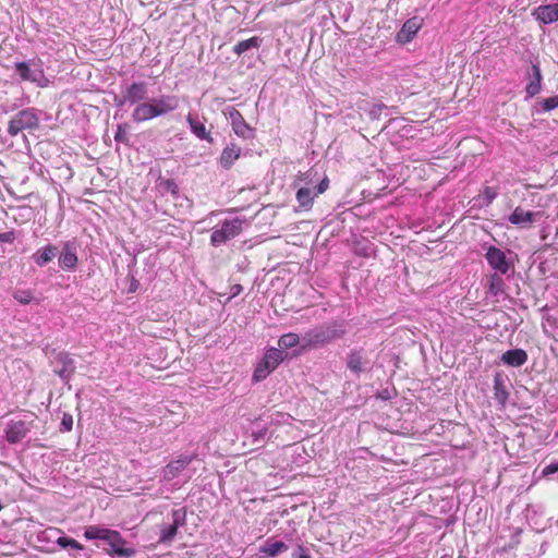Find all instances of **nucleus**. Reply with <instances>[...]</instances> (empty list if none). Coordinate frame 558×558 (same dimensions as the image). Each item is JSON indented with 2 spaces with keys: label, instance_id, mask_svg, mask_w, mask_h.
I'll return each mask as SVG.
<instances>
[{
  "label": "nucleus",
  "instance_id": "f257e3e1",
  "mask_svg": "<svg viewBox=\"0 0 558 558\" xmlns=\"http://www.w3.org/2000/svg\"><path fill=\"white\" fill-rule=\"evenodd\" d=\"M345 335L343 324L329 323L307 330L302 337V349L324 347Z\"/></svg>",
  "mask_w": 558,
  "mask_h": 558
},
{
  "label": "nucleus",
  "instance_id": "f03ea898",
  "mask_svg": "<svg viewBox=\"0 0 558 558\" xmlns=\"http://www.w3.org/2000/svg\"><path fill=\"white\" fill-rule=\"evenodd\" d=\"M187 511L185 507L173 509L158 524V543L169 545L178 535L179 527L185 525Z\"/></svg>",
  "mask_w": 558,
  "mask_h": 558
},
{
  "label": "nucleus",
  "instance_id": "7ed1b4c3",
  "mask_svg": "<svg viewBox=\"0 0 558 558\" xmlns=\"http://www.w3.org/2000/svg\"><path fill=\"white\" fill-rule=\"evenodd\" d=\"M374 362L369 354L363 350L351 353V384L357 380L361 388L363 384L366 388L371 385Z\"/></svg>",
  "mask_w": 558,
  "mask_h": 558
},
{
  "label": "nucleus",
  "instance_id": "20e7f679",
  "mask_svg": "<svg viewBox=\"0 0 558 558\" xmlns=\"http://www.w3.org/2000/svg\"><path fill=\"white\" fill-rule=\"evenodd\" d=\"M39 118L33 108H27L15 113L8 124V133L16 136L23 131H33L38 129Z\"/></svg>",
  "mask_w": 558,
  "mask_h": 558
},
{
  "label": "nucleus",
  "instance_id": "39448f33",
  "mask_svg": "<svg viewBox=\"0 0 558 558\" xmlns=\"http://www.w3.org/2000/svg\"><path fill=\"white\" fill-rule=\"evenodd\" d=\"M287 354L277 348L268 349L260 362L256 365L253 379L255 381L264 380L271 372H274L279 364L284 360Z\"/></svg>",
  "mask_w": 558,
  "mask_h": 558
},
{
  "label": "nucleus",
  "instance_id": "423d86ee",
  "mask_svg": "<svg viewBox=\"0 0 558 558\" xmlns=\"http://www.w3.org/2000/svg\"><path fill=\"white\" fill-rule=\"evenodd\" d=\"M243 220L234 218L232 220H225L220 229L213 231L210 235V243L214 246H219L226 243L230 239L235 238L242 231Z\"/></svg>",
  "mask_w": 558,
  "mask_h": 558
},
{
  "label": "nucleus",
  "instance_id": "0eeeda50",
  "mask_svg": "<svg viewBox=\"0 0 558 558\" xmlns=\"http://www.w3.org/2000/svg\"><path fill=\"white\" fill-rule=\"evenodd\" d=\"M104 541L110 546V550H108L110 556L131 557L134 555L133 549L125 547L126 541L119 531L109 529Z\"/></svg>",
  "mask_w": 558,
  "mask_h": 558
},
{
  "label": "nucleus",
  "instance_id": "6e6552de",
  "mask_svg": "<svg viewBox=\"0 0 558 558\" xmlns=\"http://www.w3.org/2000/svg\"><path fill=\"white\" fill-rule=\"evenodd\" d=\"M33 422H26L22 420H12L7 424L5 427V439L9 444L20 442L32 428Z\"/></svg>",
  "mask_w": 558,
  "mask_h": 558
},
{
  "label": "nucleus",
  "instance_id": "1a4fd4ad",
  "mask_svg": "<svg viewBox=\"0 0 558 558\" xmlns=\"http://www.w3.org/2000/svg\"><path fill=\"white\" fill-rule=\"evenodd\" d=\"M489 266L501 275H507L511 269V263L507 259L505 252L496 246H489L485 254Z\"/></svg>",
  "mask_w": 558,
  "mask_h": 558
},
{
  "label": "nucleus",
  "instance_id": "9d476101",
  "mask_svg": "<svg viewBox=\"0 0 558 558\" xmlns=\"http://www.w3.org/2000/svg\"><path fill=\"white\" fill-rule=\"evenodd\" d=\"M194 458V456L181 454L177 459L170 461L162 470L163 478L170 482L179 476V474L191 464Z\"/></svg>",
  "mask_w": 558,
  "mask_h": 558
},
{
  "label": "nucleus",
  "instance_id": "9b49d317",
  "mask_svg": "<svg viewBox=\"0 0 558 558\" xmlns=\"http://www.w3.org/2000/svg\"><path fill=\"white\" fill-rule=\"evenodd\" d=\"M229 118L231 120L232 130L239 137L244 140L254 137V129L245 121L239 110L232 108L229 112Z\"/></svg>",
  "mask_w": 558,
  "mask_h": 558
},
{
  "label": "nucleus",
  "instance_id": "f8f14e48",
  "mask_svg": "<svg viewBox=\"0 0 558 558\" xmlns=\"http://www.w3.org/2000/svg\"><path fill=\"white\" fill-rule=\"evenodd\" d=\"M148 87L146 82H134L125 90L122 104L135 105L141 104L147 98Z\"/></svg>",
  "mask_w": 558,
  "mask_h": 558
},
{
  "label": "nucleus",
  "instance_id": "ddd939ff",
  "mask_svg": "<svg viewBox=\"0 0 558 558\" xmlns=\"http://www.w3.org/2000/svg\"><path fill=\"white\" fill-rule=\"evenodd\" d=\"M78 257L76 253V246L72 242H65L62 246V251L59 255V266L63 270H74L77 266Z\"/></svg>",
  "mask_w": 558,
  "mask_h": 558
},
{
  "label": "nucleus",
  "instance_id": "4468645a",
  "mask_svg": "<svg viewBox=\"0 0 558 558\" xmlns=\"http://www.w3.org/2000/svg\"><path fill=\"white\" fill-rule=\"evenodd\" d=\"M542 214L539 211H527L521 207H517L509 216L508 220L521 228L531 227L532 223L539 220Z\"/></svg>",
  "mask_w": 558,
  "mask_h": 558
},
{
  "label": "nucleus",
  "instance_id": "2eb2a0df",
  "mask_svg": "<svg viewBox=\"0 0 558 558\" xmlns=\"http://www.w3.org/2000/svg\"><path fill=\"white\" fill-rule=\"evenodd\" d=\"M157 117L167 116L179 108V98L174 95H166L160 98H151Z\"/></svg>",
  "mask_w": 558,
  "mask_h": 558
},
{
  "label": "nucleus",
  "instance_id": "dca6fc26",
  "mask_svg": "<svg viewBox=\"0 0 558 558\" xmlns=\"http://www.w3.org/2000/svg\"><path fill=\"white\" fill-rule=\"evenodd\" d=\"M155 118L158 117L151 99L148 101H142L134 108L132 112V119L136 123H143Z\"/></svg>",
  "mask_w": 558,
  "mask_h": 558
},
{
  "label": "nucleus",
  "instance_id": "f3484780",
  "mask_svg": "<svg viewBox=\"0 0 558 558\" xmlns=\"http://www.w3.org/2000/svg\"><path fill=\"white\" fill-rule=\"evenodd\" d=\"M421 28V20L418 17L409 19L397 34V41L407 44L413 39L418 29Z\"/></svg>",
  "mask_w": 558,
  "mask_h": 558
},
{
  "label": "nucleus",
  "instance_id": "a211bd4d",
  "mask_svg": "<svg viewBox=\"0 0 558 558\" xmlns=\"http://www.w3.org/2000/svg\"><path fill=\"white\" fill-rule=\"evenodd\" d=\"M533 16L544 23L551 24L558 21V3L539 5L533 11Z\"/></svg>",
  "mask_w": 558,
  "mask_h": 558
},
{
  "label": "nucleus",
  "instance_id": "6ab92c4d",
  "mask_svg": "<svg viewBox=\"0 0 558 558\" xmlns=\"http://www.w3.org/2000/svg\"><path fill=\"white\" fill-rule=\"evenodd\" d=\"M242 148L234 143L226 146L219 157V163L223 169H230L234 162L240 158Z\"/></svg>",
  "mask_w": 558,
  "mask_h": 558
},
{
  "label": "nucleus",
  "instance_id": "aec40b11",
  "mask_svg": "<svg viewBox=\"0 0 558 558\" xmlns=\"http://www.w3.org/2000/svg\"><path fill=\"white\" fill-rule=\"evenodd\" d=\"M500 361L512 367H520L527 361V353L523 349H512L506 351L501 356Z\"/></svg>",
  "mask_w": 558,
  "mask_h": 558
},
{
  "label": "nucleus",
  "instance_id": "412c9836",
  "mask_svg": "<svg viewBox=\"0 0 558 558\" xmlns=\"http://www.w3.org/2000/svg\"><path fill=\"white\" fill-rule=\"evenodd\" d=\"M315 197L314 192L310 187H300L295 194V198L299 204L294 209L295 213L310 211L313 207Z\"/></svg>",
  "mask_w": 558,
  "mask_h": 558
},
{
  "label": "nucleus",
  "instance_id": "4be33fe9",
  "mask_svg": "<svg viewBox=\"0 0 558 558\" xmlns=\"http://www.w3.org/2000/svg\"><path fill=\"white\" fill-rule=\"evenodd\" d=\"M530 82L525 87L527 97H534L541 92L542 88V73L538 64H532V72L530 73Z\"/></svg>",
  "mask_w": 558,
  "mask_h": 558
},
{
  "label": "nucleus",
  "instance_id": "5701e85b",
  "mask_svg": "<svg viewBox=\"0 0 558 558\" xmlns=\"http://www.w3.org/2000/svg\"><path fill=\"white\" fill-rule=\"evenodd\" d=\"M186 121L190 124L191 131L197 138L206 141L209 144L214 143V138L210 132L206 130V126L203 122L194 119L192 114H187Z\"/></svg>",
  "mask_w": 558,
  "mask_h": 558
},
{
  "label": "nucleus",
  "instance_id": "b1692460",
  "mask_svg": "<svg viewBox=\"0 0 558 558\" xmlns=\"http://www.w3.org/2000/svg\"><path fill=\"white\" fill-rule=\"evenodd\" d=\"M58 253V247L53 244H47L44 247L37 250L34 254V262L39 267L45 266L47 263L51 262Z\"/></svg>",
  "mask_w": 558,
  "mask_h": 558
},
{
  "label": "nucleus",
  "instance_id": "393cba45",
  "mask_svg": "<svg viewBox=\"0 0 558 558\" xmlns=\"http://www.w3.org/2000/svg\"><path fill=\"white\" fill-rule=\"evenodd\" d=\"M494 396L496 401L501 405H505L509 398V392L505 384V377L499 373L494 376Z\"/></svg>",
  "mask_w": 558,
  "mask_h": 558
},
{
  "label": "nucleus",
  "instance_id": "a878e982",
  "mask_svg": "<svg viewBox=\"0 0 558 558\" xmlns=\"http://www.w3.org/2000/svg\"><path fill=\"white\" fill-rule=\"evenodd\" d=\"M288 550V545L281 541L268 539L259 549V551L267 557H276L277 555Z\"/></svg>",
  "mask_w": 558,
  "mask_h": 558
},
{
  "label": "nucleus",
  "instance_id": "bb28decb",
  "mask_svg": "<svg viewBox=\"0 0 558 558\" xmlns=\"http://www.w3.org/2000/svg\"><path fill=\"white\" fill-rule=\"evenodd\" d=\"M359 110H363L368 113L369 118L372 120H379L381 112L384 110H387V107L383 104H374L371 105L369 102L363 100L361 104L357 105Z\"/></svg>",
  "mask_w": 558,
  "mask_h": 558
},
{
  "label": "nucleus",
  "instance_id": "cd10ccee",
  "mask_svg": "<svg viewBox=\"0 0 558 558\" xmlns=\"http://www.w3.org/2000/svg\"><path fill=\"white\" fill-rule=\"evenodd\" d=\"M260 41H262L260 38H258L256 36L251 37L245 40H242V41H239L233 47V52L238 56H241L242 53L246 52L247 50H250L252 48H258L260 45Z\"/></svg>",
  "mask_w": 558,
  "mask_h": 558
},
{
  "label": "nucleus",
  "instance_id": "c85d7f7f",
  "mask_svg": "<svg viewBox=\"0 0 558 558\" xmlns=\"http://www.w3.org/2000/svg\"><path fill=\"white\" fill-rule=\"evenodd\" d=\"M301 339L298 333L288 332L282 335L278 340V345L280 349H291L296 347L300 343Z\"/></svg>",
  "mask_w": 558,
  "mask_h": 558
},
{
  "label": "nucleus",
  "instance_id": "c756f323",
  "mask_svg": "<svg viewBox=\"0 0 558 558\" xmlns=\"http://www.w3.org/2000/svg\"><path fill=\"white\" fill-rule=\"evenodd\" d=\"M157 189L161 192V193H171L173 195H175L179 191V187L177 185V183L174 182L173 179H167V178H162V177H159L158 180H157Z\"/></svg>",
  "mask_w": 558,
  "mask_h": 558
},
{
  "label": "nucleus",
  "instance_id": "7c9ffc66",
  "mask_svg": "<svg viewBox=\"0 0 558 558\" xmlns=\"http://www.w3.org/2000/svg\"><path fill=\"white\" fill-rule=\"evenodd\" d=\"M15 70L23 81L37 82L38 78L26 62H16Z\"/></svg>",
  "mask_w": 558,
  "mask_h": 558
},
{
  "label": "nucleus",
  "instance_id": "2f4dec72",
  "mask_svg": "<svg viewBox=\"0 0 558 558\" xmlns=\"http://www.w3.org/2000/svg\"><path fill=\"white\" fill-rule=\"evenodd\" d=\"M109 529L101 527L98 525H89L85 529L84 537L86 539H105Z\"/></svg>",
  "mask_w": 558,
  "mask_h": 558
},
{
  "label": "nucleus",
  "instance_id": "473e14b6",
  "mask_svg": "<svg viewBox=\"0 0 558 558\" xmlns=\"http://www.w3.org/2000/svg\"><path fill=\"white\" fill-rule=\"evenodd\" d=\"M558 108V96H551L549 98L543 99L535 105V111L546 112Z\"/></svg>",
  "mask_w": 558,
  "mask_h": 558
},
{
  "label": "nucleus",
  "instance_id": "72a5a7b5",
  "mask_svg": "<svg viewBox=\"0 0 558 558\" xmlns=\"http://www.w3.org/2000/svg\"><path fill=\"white\" fill-rule=\"evenodd\" d=\"M489 292L494 295H498L504 292V280L495 272L489 277Z\"/></svg>",
  "mask_w": 558,
  "mask_h": 558
},
{
  "label": "nucleus",
  "instance_id": "f704fd0d",
  "mask_svg": "<svg viewBox=\"0 0 558 558\" xmlns=\"http://www.w3.org/2000/svg\"><path fill=\"white\" fill-rule=\"evenodd\" d=\"M56 544L62 548H72V549H75V550H83L84 549V546L78 543L76 539L74 538H71V537H66V536H61V537H58L57 541H56Z\"/></svg>",
  "mask_w": 558,
  "mask_h": 558
},
{
  "label": "nucleus",
  "instance_id": "c9c22d12",
  "mask_svg": "<svg viewBox=\"0 0 558 558\" xmlns=\"http://www.w3.org/2000/svg\"><path fill=\"white\" fill-rule=\"evenodd\" d=\"M13 298L23 305L29 304L34 299L33 293L29 290H16L13 293Z\"/></svg>",
  "mask_w": 558,
  "mask_h": 558
},
{
  "label": "nucleus",
  "instance_id": "e433bc0d",
  "mask_svg": "<svg viewBox=\"0 0 558 558\" xmlns=\"http://www.w3.org/2000/svg\"><path fill=\"white\" fill-rule=\"evenodd\" d=\"M485 205L488 206L493 203V201L497 197L498 191L496 187L493 186H485L483 191Z\"/></svg>",
  "mask_w": 558,
  "mask_h": 558
},
{
  "label": "nucleus",
  "instance_id": "4c0bfd02",
  "mask_svg": "<svg viewBox=\"0 0 558 558\" xmlns=\"http://www.w3.org/2000/svg\"><path fill=\"white\" fill-rule=\"evenodd\" d=\"M543 475L544 476L554 475L555 476L554 478L558 481V461L551 462L548 465H546L543 470Z\"/></svg>",
  "mask_w": 558,
  "mask_h": 558
},
{
  "label": "nucleus",
  "instance_id": "58836bf2",
  "mask_svg": "<svg viewBox=\"0 0 558 558\" xmlns=\"http://www.w3.org/2000/svg\"><path fill=\"white\" fill-rule=\"evenodd\" d=\"M61 426L63 427V429L65 432H70L73 427V417L71 414L69 413H64L63 414V417H62V421H61Z\"/></svg>",
  "mask_w": 558,
  "mask_h": 558
},
{
  "label": "nucleus",
  "instance_id": "ea45409f",
  "mask_svg": "<svg viewBox=\"0 0 558 558\" xmlns=\"http://www.w3.org/2000/svg\"><path fill=\"white\" fill-rule=\"evenodd\" d=\"M293 558H312L306 549L304 548L303 545H298V547L295 548L294 553H293Z\"/></svg>",
  "mask_w": 558,
  "mask_h": 558
},
{
  "label": "nucleus",
  "instance_id": "a19ab883",
  "mask_svg": "<svg viewBox=\"0 0 558 558\" xmlns=\"http://www.w3.org/2000/svg\"><path fill=\"white\" fill-rule=\"evenodd\" d=\"M14 240H15L14 231H8V232L0 233V242L12 243V242H14Z\"/></svg>",
  "mask_w": 558,
  "mask_h": 558
},
{
  "label": "nucleus",
  "instance_id": "79ce46f5",
  "mask_svg": "<svg viewBox=\"0 0 558 558\" xmlns=\"http://www.w3.org/2000/svg\"><path fill=\"white\" fill-rule=\"evenodd\" d=\"M395 395H396V391L389 390L388 388H386V389H383L381 391L377 392V398H379L381 400H390L392 398V396H395Z\"/></svg>",
  "mask_w": 558,
  "mask_h": 558
},
{
  "label": "nucleus",
  "instance_id": "37998d69",
  "mask_svg": "<svg viewBox=\"0 0 558 558\" xmlns=\"http://www.w3.org/2000/svg\"><path fill=\"white\" fill-rule=\"evenodd\" d=\"M329 185L328 179H324L319 182L316 192H314V196H318L319 194H323Z\"/></svg>",
  "mask_w": 558,
  "mask_h": 558
},
{
  "label": "nucleus",
  "instance_id": "c03bdc74",
  "mask_svg": "<svg viewBox=\"0 0 558 558\" xmlns=\"http://www.w3.org/2000/svg\"><path fill=\"white\" fill-rule=\"evenodd\" d=\"M114 140H116L117 142H123V141H124V134H123V131H122V126H121V125H119V126H118V132H117V133H116V135H114Z\"/></svg>",
  "mask_w": 558,
  "mask_h": 558
},
{
  "label": "nucleus",
  "instance_id": "a18cd8bd",
  "mask_svg": "<svg viewBox=\"0 0 558 558\" xmlns=\"http://www.w3.org/2000/svg\"><path fill=\"white\" fill-rule=\"evenodd\" d=\"M232 290H233L232 295L234 296L241 292L242 287L240 284H236V286L232 287Z\"/></svg>",
  "mask_w": 558,
  "mask_h": 558
},
{
  "label": "nucleus",
  "instance_id": "49530a36",
  "mask_svg": "<svg viewBox=\"0 0 558 558\" xmlns=\"http://www.w3.org/2000/svg\"><path fill=\"white\" fill-rule=\"evenodd\" d=\"M2 509V506L0 505V510Z\"/></svg>",
  "mask_w": 558,
  "mask_h": 558
}]
</instances>
